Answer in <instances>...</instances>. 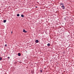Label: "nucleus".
Returning <instances> with one entry per match:
<instances>
[{
	"label": "nucleus",
	"instance_id": "6ab92c4d",
	"mask_svg": "<svg viewBox=\"0 0 74 74\" xmlns=\"http://www.w3.org/2000/svg\"><path fill=\"white\" fill-rule=\"evenodd\" d=\"M64 53H65V52H64Z\"/></svg>",
	"mask_w": 74,
	"mask_h": 74
},
{
	"label": "nucleus",
	"instance_id": "2eb2a0df",
	"mask_svg": "<svg viewBox=\"0 0 74 74\" xmlns=\"http://www.w3.org/2000/svg\"><path fill=\"white\" fill-rule=\"evenodd\" d=\"M64 20H66V18H64Z\"/></svg>",
	"mask_w": 74,
	"mask_h": 74
},
{
	"label": "nucleus",
	"instance_id": "9d476101",
	"mask_svg": "<svg viewBox=\"0 0 74 74\" xmlns=\"http://www.w3.org/2000/svg\"><path fill=\"white\" fill-rule=\"evenodd\" d=\"M2 60V58L0 57V61Z\"/></svg>",
	"mask_w": 74,
	"mask_h": 74
},
{
	"label": "nucleus",
	"instance_id": "f257e3e1",
	"mask_svg": "<svg viewBox=\"0 0 74 74\" xmlns=\"http://www.w3.org/2000/svg\"><path fill=\"white\" fill-rule=\"evenodd\" d=\"M61 7H62L63 10H64L65 8L64 6V5H62L61 6Z\"/></svg>",
	"mask_w": 74,
	"mask_h": 74
},
{
	"label": "nucleus",
	"instance_id": "423d86ee",
	"mask_svg": "<svg viewBox=\"0 0 74 74\" xmlns=\"http://www.w3.org/2000/svg\"><path fill=\"white\" fill-rule=\"evenodd\" d=\"M7 21V20H3V23H5V22H6Z\"/></svg>",
	"mask_w": 74,
	"mask_h": 74
},
{
	"label": "nucleus",
	"instance_id": "6e6552de",
	"mask_svg": "<svg viewBox=\"0 0 74 74\" xmlns=\"http://www.w3.org/2000/svg\"><path fill=\"white\" fill-rule=\"evenodd\" d=\"M50 44L49 43H48L47 45V46H48V47H49V46H50Z\"/></svg>",
	"mask_w": 74,
	"mask_h": 74
},
{
	"label": "nucleus",
	"instance_id": "7ed1b4c3",
	"mask_svg": "<svg viewBox=\"0 0 74 74\" xmlns=\"http://www.w3.org/2000/svg\"><path fill=\"white\" fill-rule=\"evenodd\" d=\"M23 32L24 33H27V31H26V30L25 29H23Z\"/></svg>",
	"mask_w": 74,
	"mask_h": 74
},
{
	"label": "nucleus",
	"instance_id": "39448f33",
	"mask_svg": "<svg viewBox=\"0 0 74 74\" xmlns=\"http://www.w3.org/2000/svg\"><path fill=\"white\" fill-rule=\"evenodd\" d=\"M21 53H18V56H21Z\"/></svg>",
	"mask_w": 74,
	"mask_h": 74
},
{
	"label": "nucleus",
	"instance_id": "4468645a",
	"mask_svg": "<svg viewBox=\"0 0 74 74\" xmlns=\"http://www.w3.org/2000/svg\"><path fill=\"white\" fill-rule=\"evenodd\" d=\"M36 8H37V6H36Z\"/></svg>",
	"mask_w": 74,
	"mask_h": 74
},
{
	"label": "nucleus",
	"instance_id": "a211bd4d",
	"mask_svg": "<svg viewBox=\"0 0 74 74\" xmlns=\"http://www.w3.org/2000/svg\"><path fill=\"white\" fill-rule=\"evenodd\" d=\"M63 53H64V52H63Z\"/></svg>",
	"mask_w": 74,
	"mask_h": 74
},
{
	"label": "nucleus",
	"instance_id": "20e7f679",
	"mask_svg": "<svg viewBox=\"0 0 74 74\" xmlns=\"http://www.w3.org/2000/svg\"><path fill=\"white\" fill-rule=\"evenodd\" d=\"M61 5H64V3H60V4Z\"/></svg>",
	"mask_w": 74,
	"mask_h": 74
},
{
	"label": "nucleus",
	"instance_id": "ddd939ff",
	"mask_svg": "<svg viewBox=\"0 0 74 74\" xmlns=\"http://www.w3.org/2000/svg\"><path fill=\"white\" fill-rule=\"evenodd\" d=\"M5 47H7V45H6V44H5Z\"/></svg>",
	"mask_w": 74,
	"mask_h": 74
},
{
	"label": "nucleus",
	"instance_id": "f8f14e48",
	"mask_svg": "<svg viewBox=\"0 0 74 74\" xmlns=\"http://www.w3.org/2000/svg\"><path fill=\"white\" fill-rule=\"evenodd\" d=\"M8 59H10V57H8Z\"/></svg>",
	"mask_w": 74,
	"mask_h": 74
},
{
	"label": "nucleus",
	"instance_id": "1a4fd4ad",
	"mask_svg": "<svg viewBox=\"0 0 74 74\" xmlns=\"http://www.w3.org/2000/svg\"><path fill=\"white\" fill-rule=\"evenodd\" d=\"M20 16V15H19V14H17V16Z\"/></svg>",
	"mask_w": 74,
	"mask_h": 74
},
{
	"label": "nucleus",
	"instance_id": "f3484780",
	"mask_svg": "<svg viewBox=\"0 0 74 74\" xmlns=\"http://www.w3.org/2000/svg\"><path fill=\"white\" fill-rule=\"evenodd\" d=\"M63 53H64V52H63Z\"/></svg>",
	"mask_w": 74,
	"mask_h": 74
},
{
	"label": "nucleus",
	"instance_id": "f03ea898",
	"mask_svg": "<svg viewBox=\"0 0 74 74\" xmlns=\"http://www.w3.org/2000/svg\"><path fill=\"white\" fill-rule=\"evenodd\" d=\"M39 42V41H38V40H35V42L36 43H38Z\"/></svg>",
	"mask_w": 74,
	"mask_h": 74
},
{
	"label": "nucleus",
	"instance_id": "0eeeda50",
	"mask_svg": "<svg viewBox=\"0 0 74 74\" xmlns=\"http://www.w3.org/2000/svg\"><path fill=\"white\" fill-rule=\"evenodd\" d=\"M21 17H22V18H23V17H24V15H23V14H22L21 15Z\"/></svg>",
	"mask_w": 74,
	"mask_h": 74
},
{
	"label": "nucleus",
	"instance_id": "9b49d317",
	"mask_svg": "<svg viewBox=\"0 0 74 74\" xmlns=\"http://www.w3.org/2000/svg\"><path fill=\"white\" fill-rule=\"evenodd\" d=\"M40 72H41V73H42V70H40Z\"/></svg>",
	"mask_w": 74,
	"mask_h": 74
},
{
	"label": "nucleus",
	"instance_id": "dca6fc26",
	"mask_svg": "<svg viewBox=\"0 0 74 74\" xmlns=\"http://www.w3.org/2000/svg\"><path fill=\"white\" fill-rule=\"evenodd\" d=\"M11 33H12V32H11Z\"/></svg>",
	"mask_w": 74,
	"mask_h": 74
}]
</instances>
